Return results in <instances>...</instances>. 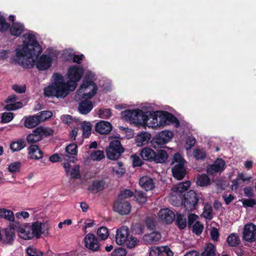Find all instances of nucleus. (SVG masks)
Returning <instances> with one entry per match:
<instances>
[{
  "mask_svg": "<svg viewBox=\"0 0 256 256\" xmlns=\"http://www.w3.org/2000/svg\"><path fill=\"white\" fill-rule=\"evenodd\" d=\"M194 158L196 160H204L206 156V151L203 148H196L193 152Z\"/></svg>",
  "mask_w": 256,
  "mask_h": 256,
  "instance_id": "obj_41",
  "label": "nucleus"
},
{
  "mask_svg": "<svg viewBox=\"0 0 256 256\" xmlns=\"http://www.w3.org/2000/svg\"><path fill=\"white\" fill-rule=\"evenodd\" d=\"M14 118V114L11 112H4L1 116L2 123H8L10 122Z\"/></svg>",
  "mask_w": 256,
  "mask_h": 256,
  "instance_id": "obj_56",
  "label": "nucleus"
},
{
  "mask_svg": "<svg viewBox=\"0 0 256 256\" xmlns=\"http://www.w3.org/2000/svg\"><path fill=\"white\" fill-rule=\"evenodd\" d=\"M192 232L197 236L200 235L203 231L204 225L199 221H196L192 226Z\"/></svg>",
  "mask_w": 256,
  "mask_h": 256,
  "instance_id": "obj_46",
  "label": "nucleus"
},
{
  "mask_svg": "<svg viewBox=\"0 0 256 256\" xmlns=\"http://www.w3.org/2000/svg\"><path fill=\"white\" fill-rule=\"evenodd\" d=\"M84 242L85 246L88 250L93 252H97L100 250V243L94 234L89 233L86 234L84 238Z\"/></svg>",
  "mask_w": 256,
  "mask_h": 256,
  "instance_id": "obj_10",
  "label": "nucleus"
},
{
  "mask_svg": "<svg viewBox=\"0 0 256 256\" xmlns=\"http://www.w3.org/2000/svg\"><path fill=\"white\" fill-rule=\"evenodd\" d=\"M26 254L28 256L30 255H43L42 252L38 250L33 246H29L27 248Z\"/></svg>",
  "mask_w": 256,
  "mask_h": 256,
  "instance_id": "obj_60",
  "label": "nucleus"
},
{
  "mask_svg": "<svg viewBox=\"0 0 256 256\" xmlns=\"http://www.w3.org/2000/svg\"><path fill=\"white\" fill-rule=\"evenodd\" d=\"M256 226L250 223L244 226L243 232L244 238L247 242H252L256 240Z\"/></svg>",
  "mask_w": 256,
  "mask_h": 256,
  "instance_id": "obj_13",
  "label": "nucleus"
},
{
  "mask_svg": "<svg viewBox=\"0 0 256 256\" xmlns=\"http://www.w3.org/2000/svg\"><path fill=\"white\" fill-rule=\"evenodd\" d=\"M90 86L92 87V90L88 92L84 93L82 96V99H90L96 95L98 90L96 84L89 78H84L80 86V88L86 89Z\"/></svg>",
  "mask_w": 256,
  "mask_h": 256,
  "instance_id": "obj_8",
  "label": "nucleus"
},
{
  "mask_svg": "<svg viewBox=\"0 0 256 256\" xmlns=\"http://www.w3.org/2000/svg\"><path fill=\"white\" fill-rule=\"evenodd\" d=\"M37 116L40 119V122L45 121L52 116V112L49 110H44L40 112Z\"/></svg>",
  "mask_w": 256,
  "mask_h": 256,
  "instance_id": "obj_48",
  "label": "nucleus"
},
{
  "mask_svg": "<svg viewBox=\"0 0 256 256\" xmlns=\"http://www.w3.org/2000/svg\"><path fill=\"white\" fill-rule=\"evenodd\" d=\"M124 151V150L119 140H112L110 143L109 147L106 150L107 158L111 160H118Z\"/></svg>",
  "mask_w": 256,
  "mask_h": 256,
  "instance_id": "obj_6",
  "label": "nucleus"
},
{
  "mask_svg": "<svg viewBox=\"0 0 256 256\" xmlns=\"http://www.w3.org/2000/svg\"><path fill=\"white\" fill-rule=\"evenodd\" d=\"M132 158L134 167L140 166L144 164L142 160L136 154L132 155Z\"/></svg>",
  "mask_w": 256,
  "mask_h": 256,
  "instance_id": "obj_61",
  "label": "nucleus"
},
{
  "mask_svg": "<svg viewBox=\"0 0 256 256\" xmlns=\"http://www.w3.org/2000/svg\"><path fill=\"white\" fill-rule=\"evenodd\" d=\"M134 196V192L130 190L126 189L122 191L120 194H118V198L120 200H126V198H131Z\"/></svg>",
  "mask_w": 256,
  "mask_h": 256,
  "instance_id": "obj_54",
  "label": "nucleus"
},
{
  "mask_svg": "<svg viewBox=\"0 0 256 256\" xmlns=\"http://www.w3.org/2000/svg\"><path fill=\"white\" fill-rule=\"evenodd\" d=\"M80 166L78 164H76L72 170L70 172L71 179H78L80 178Z\"/></svg>",
  "mask_w": 256,
  "mask_h": 256,
  "instance_id": "obj_49",
  "label": "nucleus"
},
{
  "mask_svg": "<svg viewBox=\"0 0 256 256\" xmlns=\"http://www.w3.org/2000/svg\"><path fill=\"white\" fill-rule=\"evenodd\" d=\"M173 176L179 180L183 179L186 174L184 165H175L172 170Z\"/></svg>",
  "mask_w": 256,
  "mask_h": 256,
  "instance_id": "obj_23",
  "label": "nucleus"
},
{
  "mask_svg": "<svg viewBox=\"0 0 256 256\" xmlns=\"http://www.w3.org/2000/svg\"><path fill=\"white\" fill-rule=\"evenodd\" d=\"M32 238L35 237L36 239L40 238L42 234V224L38 221L34 222L30 226Z\"/></svg>",
  "mask_w": 256,
  "mask_h": 256,
  "instance_id": "obj_29",
  "label": "nucleus"
},
{
  "mask_svg": "<svg viewBox=\"0 0 256 256\" xmlns=\"http://www.w3.org/2000/svg\"><path fill=\"white\" fill-rule=\"evenodd\" d=\"M100 116L102 118H108L112 116L111 110L109 108L100 109L99 110Z\"/></svg>",
  "mask_w": 256,
  "mask_h": 256,
  "instance_id": "obj_59",
  "label": "nucleus"
},
{
  "mask_svg": "<svg viewBox=\"0 0 256 256\" xmlns=\"http://www.w3.org/2000/svg\"><path fill=\"white\" fill-rule=\"evenodd\" d=\"M156 151L152 148L146 147L143 148L140 153V156L145 160L152 162L155 156Z\"/></svg>",
  "mask_w": 256,
  "mask_h": 256,
  "instance_id": "obj_25",
  "label": "nucleus"
},
{
  "mask_svg": "<svg viewBox=\"0 0 256 256\" xmlns=\"http://www.w3.org/2000/svg\"><path fill=\"white\" fill-rule=\"evenodd\" d=\"M114 210L121 215L128 214L131 210V205L128 201L118 198L114 204Z\"/></svg>",
  "mask_w": 256,
  "mask_h": 256,
  "instance_id": "obj_9",
  "label": "nucleus"
},
{
  "mask_svg": "<svg viewBox=\"0 0 256 256\" xmlns=\"http://www.w3.org/2000/svg\"><path fill=\"white\" fill-rule=\"evenodd\" d=\"M198 202V196L194 190H190L186 192L182 199V204L185 208L186 210L188 211L196 209Z\"/></svg>",
  "mask_w": 256,
  "mask_h": 256,
  "instance_id": "obj_7",
  "label": "nucleus"
},
{
  "mask_svg": "<svg viewBox=\"0 0 256 256\" xmlns=\"http://www.w3.org/2000/svg\"><path fill=\"white\" fill-rule=\"evenodd\" d=\"M190 186V181H186L184 182L181 183L174 187L172 190L174 192L177 193L182 194L183 192L188 190Z\"/></svg>",
  "mask_w": 256,
  "mask_h": 256,
  "instance_id": "obj_35",
  "label": "nucleus"
},
{
  "mask_svg": "<svg viewBox=\"0 0 256 256\" xmlns=\"http://www.w3.org/2000/svg\"><path fill=\"white\" fill-rule=\"evenodd\" d=\"M40 119L36 116H30L25 118L24 126L28 128H32L37 126L39 124Z\"/></svg>",
  "mask_w": 256,
  "mask_h": 256,
  "instance_id": "obj_28",
  "label": "nucleus"
},
{
  "mask_svg": "<svg viewBox=\"0 0 256 256\" xmlns=\"http://www.w3.org/2000/svg\"><path fill=\"white\" fill-rule=\"evenodd\" d=\"M225 166V162L221 159H217L213 164L210 165L206 170L207 173L213 175L222 170Z\"/></svg>",
  "mask_w": 256,
  "mask_h": 256,
  "instance_id": "obj_15",
  "label": "nucleus"
},
{
  "mask_svg": "<svg viewBox=\"0 0 256 256\" xmlns=\"http://www.w3.org/2000/svg\"><path fill=\"white\" fill-rule=\"evenodd\" d=\"M227 242L230 246H236L240 244V240L238 236L235 234H232L227 238Z\"/></svg>",
  "mask_w": 256,
  "mask_h": 256,
  "instance_id": "obj_39",
  "label": "nucleus"
},
{
  "mask_svg": "<svg viewBox=\"0 0 256 256\" xmlns=\"http://www.w3.org/2000/svg\"><path fill=\"white\" fill-rule=\"evenodd\" d=\"M129 230L128 227L122 226L116 230V242L118 245H122L128 238Z\"/></svg>",
  "mask_w": 256,
  "mask_h": 256,
  "instance_id": "obj_14",
  "label": "nucleus"
},
{
  "mask_svg": "<svg viewBox=\"0 0 256 256\" xmlns=\"http://www.w3.org/2000/svg\"><path fill=\"white\" fill-rule=\"evenodd\" d=\"M106 186V182L104 180H96L92 182L89 186L88 190L91 193L96 194L103 190Z\"/></svg>",
  "mask_w": 256,
  "mask_h": 256,
  "instance_id": "obj_17",
  "label": "nucleus"
},
{
  "mask_svg": "<svg viewBox=\"0 0 256 256\" xmlns=\"http://www.w3.org/2000/svg\"><path fill=\"white\" fill-rule=\"evenodd\" d=\"M139 184L146 191L152 190L154 188L153 180L148 176H144L140 178Z\"/></svg>",
  "mask_w": 256,
  "mask_h": 256,
  "instance_id": "obj_21",
  "label": "nucleus"
},
{
  "mask_svg": "<svg viewBox=\"0 0 256 256\" xmlns=\"http://www.w3.org/2000/svg\"><path fill=\"white\" fill-rule=\"evenodd\" d=\"M158 216L160 220L166 224H172L176 218L174 213L167 208L160 210Z\"/></svg>",
  "mask_w": 256,
  "mask_h": 256,
  "instance_id": "obj_12",
  "label": "nucleus"
},
{
  "mask_svg": "<svg viewBox=\"0 0 256 256\" xmlns=\"http://www.w3.org/2000/svg\"><path fill=\"white\" fill-rule=\"evenodd\" d=\"M82 136L84 138H88L92 133V126L89 122H84L82 124Z\"/></svg>",
  "mask_w": 256,
  "mask_h": 256,
  "instance_id": "obj_37",
  "label": "nucleus"
},
{
  "mask_svg": "<svg viewBox=\"0 0 256 256\" xmlns=\"http://www.w3.org/2000/svg\"><path fill=\"white\" fill-rule=\"evenodd\" d=\"M161 238V234L160 232H153L150 234H145L143 236V240L148 244H153L156 243L160 240Z\"/></svg>",
  "mask_w": 256,
  "mask_h": 256,
  "instance_id": "obj_24",
  "label": "nucleus"
},
{
  "mask_svg": "<svg viewBox=\"0 0 256 256\" xmlns=\"http://www.w3.org/2000/svg\"><path fill=\"white\" fill-rule=\"evenodd\" d=\"M138 242L137 238L132 236L128 237L124 244L128 248L131 249L134 248Z\"/></svg>",
  "mask_w": 256,
  "mask_h": 256,
  "instance_id": "obj_47",
  "label": "nucleus"
},
{
  "mask_svg": "<svg viewBox=\"0 0 256 256\" xmlns=\"http://www.w3.org/2000/svg\"><path fill=\"white\" fill-rule=\"evenodd\" d=\"M26 146V142L24 139L20 138L17 141L12 142L10 144V149L13 152H18L23 148Z\"/></svg>",
  "mask_w": 256,
  "mask_h": 256,
  "instance_id": "obj_31",
  "label": "nucleus"
},
{
  "mask_svg": "<svg viewBox=\"0 0 256 256\" xmlns=\"http://www.w3.org/2000/svg\"><path fill=\"white\" fill-rule=\"evenodd\" d=\"M212 210L210 206L208 208L205 207L203 212L204 216L208 220H211L212 218Z\"/></svg>",
  "mask_w": 256,
  "mask_h": 256,
  "instance_id": "obj_64",
  "label": "nucleus"
},
{
  "mask_svg": "<svg viewBox=\"0 0 256 256\" xmlns=\"http://www.w3.org/2000/svg\"><path fill=\"white\" fill-rule=\"evenodd\" d=\"M22 164L20 162H14L10 164L8 167V171L10 173L18 172H20Z\"/></svg>",
  "mask_w": 256,
  "mask_h": 256,
  "instance_id": "obj_40",
  "label": "nucleus"
},
{
  "mask_svg": "<svg viewBox=\"0 0 256 256\" xmlns=\"http://www.w3.org/2000/svg\"><path fill=\"white\" fill-rule=\"evenodd\" d=\"M163 250L162 248L153 246L151 248L150 252V256H162Z\"/></svg>",
  "mask_w": 256,
  "mask_h": 256,
  "instance_id": "obj_57",
  "label": "nucleus"
},
{
  "mask_svg": "<svg viewBox=\"0 0 256 256\" xmlns=\"http://www.w3.org/2000/svg\"><path fill=\"white\" fill-rule=\"evenodd\" d=\"M172 163H176V165H184L186 160L180 153L176 152L174 156Z\"/></svg>",
  "mask_w": 256,
  "mask_h": 256,
  "instance_id": "obj_52",
  "label": "nucleus"
},
{
  "mask_svg": "<svg viewBox=\"0 0 256 256\" xmlns=\"http://www.w3.org/2000/svg\"><path fill=\"white\" fill-rule=\"evenodd\" d=\"M71 85L68 82L51 84L44 88V94L46 96H54L57 98H64L68 96L72 90Z\"/></svg>",
  "mask_w": 256,
  "mask_h": 256,
  "instance_id": "obj_3",
  "label": "nucleus"
},
{
  "mask_svg": "<svg viewBox=\"0 0 256 256\" xmlns=\"http://www.w3.org/2000/svg\"><path fill=\"white\" fill-rule=\"evenodd\" d=\"M95 130L100 134H106L111 132L112 126L110 122L102 120L96 124Z\"/></svg>",
  "mask_w": 256,
  "mask_h": 256,
  "instance_id": "obj_18",
  "label": "nucleus"
},
{
  "mask_svg": "<svg viewBox=\"0 0 256 256\" xmlns=\"http://www.w3.org/2000/svg\"><path fill=\"white\" fill-rule=\"evenodd\" d=\"M78 146L76 144H70L66 146V152L72 155H77Z\"/></svg>",
  "mask_w": 256,
  "mask_h": 256,
  "instance_id": "obj_55",
  "label": "nucleus"
},
{
  "mask_svg": "<svg viewBox=\"0 0 256 256\" xmlns=\"http://www.w3.org/2000/svg\"><path fill=\"white\" fill-rule=\"evenodd\" d=\"M8 29L11 36L18 37L24 32V26L22 23L19 22H14L11 26H10Z\"/></svg>",
  "mask_w": 256,
  "mask_h": 256,
  "instance_id": "obj_19",
  "label": "nucleus"
},
{
  "mask_svg": "<svg viewBox=\"0 0 256 256\" xmlns=\"http://www.w3.org/2000/svg\"><path fill=\"white\" fill-rule=\"evenodd\" d=\"M84 72L83 68L77 66H70L68 70V82L71 86L72 90H75L77 82L82 78Z\"/></svg>",
  "mask_w": 256,
  "mask_h": 256,
  "instance_id": "obj_5",
  "label": "nucleus"
},
{
  "mask_svg": "<svg viewBox=\"0 0 256 256\" xmlns=\"http://www.w3.org/2000/svg\"><path fill=\"white\" fill-rule=\"evenodd\" d=\"M202 256H216V247L212 243H208L202 253Z\"/></svg>",
  "mask_w": 256,
  "mask_h": 256,
  "instance_id": "obj_36",
  "label": "nucleus"
},
{
  "mask_svg": "<svg viewBox=\"0 0 256 256\" xmlns=\"http://www.w3.org/2000/svg\"><path fill=\"white\" fill-rule=\"evenodd\" d=\"M18 236L24 240H30L32 238L30 226H23L16 227Z\"/></svg>",
  "mask_w": 256,
  "mask_h": 256,
  "instance_id": "obj_22",
  "label": "nucleus"
},
{
  "mask_svg": "<svg viewBox=\"0 0 256 256\" xmlns=\"http://www.w3.org/2000/svg\"><path fill=\"white\" fill-rule=\"evenodd\" d=\"M22 103L21 102H18L6 105L4 109L8 110H14L22 108Z\"/></svg>",
  "mask_w": 256,
  "mask_h": 256,
  "instance_id": "obj_53",
  "label": "nucleus"
},
{
  "mask_svg": "<svg viewBox=\"0 0 256 256\" xmlns=\"http://www.w3.org/2000/svg\"><path fill=\"white\" fill-rule=\"evenodd\" d=\"M198 218V216L194 214H190L188 216V228H191Z\"/></svg>",
  "mask_w": 256,
  "mask_h": 256,
  "instance_id": "obj_63",
  "label": "nucleus"
},
{
  "mask_svg": "<svg viewBox=\"0 0 256 256\" xmlns=\"http://www.w3.org/2000/svg\"><path fill=\"white\" fill-rule=\"evenodd\" d=\"M37 128L32 132L29 134L26 137V140L29 144H32L38 142L42 140L40 134L36 132Z\"/></svg>",
  "mask_w": 256,
  "mask_h": 256,
  "instance_id": "obj_32",
  "label": "nucleus"
},
{
  "mask_svg": "<svg viewBox=\"0 0 256 256\" xmlns=\"http://www.w3.org/2000/svg\"><path fill=\"white\" fill-rule=\"evenodd\" d=\"M173 136V133L169 130L162 131L152 138V144L161 146L169 142Z\"/></svg>",
  "mask_w": 256,
  "mask_h": 256,
  "instance_id": "obj_11",
  "label": "nucleus"
},
{
  "mask_svg": "<svg viewBox=\"0 0 256 256\" xmlns=\"http://www.w3.org/2000/svg\"><path fill=\"white\" fill-rule=\"evenodd\" d=\"M61 120L66 125L70 126L74 122H76V120L69 114H64L61 116Z\"/></svg>",
  "mask_w": 256,
  "mask_h": 256,
  "instance_id": "obj_51",
  "label": "nucleus"
},
{
  "mask_svg": "<svg viewBox=\"0 0 256 256\" xmlns=\"http://www.w3.org/2000/svg\"><path fill=\"white\" fill-rule=\"evenodd\" d=\"M126 250L121 248H116L112 253V256H126Z\"/></svg>",
  "mask_w": 256,
  "mask_h": 256,
  "instance_id": "obj_62",
  "label": "nucleus"
},
{
  "mask_svg": "<svg viewBox=\"0 0 256 256\" xmlns=\"http://www.w3.org/2000/svg\"><path fill=\"white\" fill-rule=\"evenodd\" d=\"M79 103L78 106V112L82 114H88L93 108L94 105L88 99H84Z\"/></svg>",
  "mask_w": 256,
  "mask_h": 256,
  "instance_id": "obj_20",
  "label": "nucleus"
},
{
  "mask_svg": "<svg viewBox=\"0 0 256 256\" xmlns=\"http://www.w3.org/2000/svg\"><path fill=\"white\" fill-rule=\"evenodd\" d=\"M26 36L27 40L23 42L22 48L19 46L16 50L15 60L24 68H32L36 64L38 70H48L52 66V58L44 54L38 58L42 52V48L34 34H28L24 36Z\"/></svg>",
  "mask_w": 256,
  "mask_h": 256,
  "instance_id": "obj_1",
  "label": "nucleus"
},
{
  "mask_svg": "<svg viewBox=\"0 0 256 256\" xmlns=\"http://www.w3.org/2000/svg\"><path fill=\"white\" fill-rule=\"evenodd\" d=\"M156 117L152 118V122L151 127H164L166 125L175 124L176 126L180 125V122L178 119L172 114L166 112L162 111L160 114L158 116L156 114Z\"/></svg>",
  "mask_w": 256,
  "mask_h": 256,
  "instance_id": "obj_4",
  "label": "nucleus"
},
{
  "mask_svg": "<svg viewBox=\"0 0 256 256\" xmlns=\"http://www.w3.org/2000/svg\"><path fill=\"white\" fill-rule=\"evenodd\" d=\"M168 152L164 150H158L156 152L155 156L153 158L154 161L156 164H162L166 162L168 158Z\"/></svg>",
  "mask_w": 256,
  "mask_h": 256,
  "instance_id": "obj_27",
  "label": "nucleus"
},
{
  "mask_svg": "<svg viewBox=\"0 0 256 256\" xmlns=\"http://www.w3.org/2000/svg\"><path fill=\"white\" fill-rule=\"evenodd\" d=\"M16 229V226H14V224H10L9 228L4 229L3 242L6 244H12L15 238L14 230Z\"/></svg>",
  "mask_w": 256,
  "mask_h": 256,
  "instance_id": "obj_16",
  "label": "nucleus"
},
{
  "mask_svg": "<svg viewBox=\"0 0 256 256\" xmlns=\"http://www.w3.org/2000/svg\"><path fill=\"white\" fill-rule=\"evenodd\" d=\"M28 154L32 159L38 160L43 156L42 151L36 144L31 145L28 148Z\"/></svg>",
  "mask_w": 256,
  "mask_h": 256,
  "instance_id": "obj_26",
  "label": "nucleus"
},
{
  "mask_svg": "<svg viewBox=\"0 0 256 256\" xmlns=\"http://www.w3.org/2000/svg\"><path fill=\"white\" fill-rule=\"evenodd\" d=\"M97 234L101 240H106L109 235L108 228L105 226L100 227L97 230Z\"/></svg>",
  "mask_w": 256,
  "mask_h": 256,
  "instance_id": "obj_45",
  "label": "nucleus"
},
{
  "mask_svg": "<svg viewBox=\"0 0 256 256\" xmlns=\"http://www.w3.org/2000/svg\"><path fill=\"white\" fill-rule=\"evenodd\" d=\"M0 218H4L11 222L14 220L13 212L6 208H0Z\"/></svg>",
  "mask_w": 256,
  "mask_h": 256,
  "instance_id": "obj_34",
  "label": "nucleus"
},
{
  "mask_svg": "<svg viewBox=\"0 0 256 256\" xmlns=\"http://www.w3.org/2000/svg\"><path fill=\"white\" fill-rule=\"evenodd\" d=\"M10 28V24L6 22L5 18L0 14V32H6Z\"/></svg>",
  "mask_w": 256,
  "mask_h": 256,
  "instance_id": "obj_50",
  "label": "nucleus"
},
{
  "mask_svg": "<svg viewBox=\"0 0 256 256\" xmlns=\"http://www.w3.org/2000/svg\"><path fill=\"white\" fill-rule=\"evenodd\" d=\"M36 132L40 134L42 138L44 136H52L54 134V130L49 128H44L42 126H38L37 127Z\"/></svg>",
  "mask_w": 256,
  "mask_h": 256,
  "instance_id": "obj_42",
  "label": "nucleus"
},
{
  "mask_svg": "<svg viewBox=\"0 0 256 256\" xmlns=\"http://www.w3.org/2000/svg\"><path fill=\"white\" fill-rule=\"evenodd\" d=\"M90 157L93 160L100 161L104 158V154L102 150H96L90 153Z\"/></svg>",
  "mask_w": 256,
  "mask_h": 256,
  "instance_id": "obj_44",
  "label": "nucleus"
},
{
  "mask_svg": "<svg viewBox=\"0 0 256 256\" xmlns=\"http://www.w3.org/2000/svg\"><path fill=\"white\" fill-rule=\"evenodd\" d=\"M176 222L178 228L180 230L184 229L187 224L186 219L184 218V215L180 213H176Z\"/></svg>",
  "mask_w": 256,
  "mask_h": 256,
  "instance_id": "obj_33",
  "label": "nucleus"
},
{
  "mask_svg": "<svg viewBox=\"0 0 256 256\" xmlns=\"http://www.w3.org/2000/svg\"><path fill=\"white\" fill-rule=\"evenodd\" d=\"M150 138V134L146 132L138 134L136 138V142L138 146H141L148 143Z\"/></svg>",
  "mask_w": 256,
  "mask_h": 256,
  "instance_id": "obj_30",
  "label": "nucleus"
},
{
  "mask_svg": "<svg viewBox=\"0 0 256 256\" xmlns=\"http://www.w3.org/2000/svg\"><path fill=\"white\" fill-rule=\"evenodd\" d=\"M210 179L206 174L199 175L196 180V184L200 186H204L210 184Z\"/></svg>",
  "mask_w": 256,
  "mask_h": 256,
  "instance_id": "obj_38",
  "label": "nucleus"
},
{
  "mask_svg": "<svg viewBox=\"0 0 256 256\" xmlns=\"http://www.w3.org/2000/svg\"><path fill=\"white\" fill-rule=\"evenodd\" d=\"M146 224L147 228L151 230H154L156 226V220L152 218H148L146 220Z\"/></svg>",
  "mask_w": 256,
  "mask_h": 256,
  "instance_id": "obj_58",
  "label": "nucleus"
},
{
  "mask_svg": "<svg viewBox=\"0 0 256 256\" xmlns=\"http://www.w3.org/2000/svg\"><path fill=\"white\" fill-rule=\"evenodd\" d=\"M123 118L136 126H146L151 127L152 118L156 117L154 112L147 111L144 112L141 110H126L122 112Z\"/></svg>",
  "mask_w": 256,
  "mask_h": 256,
  "instance_id": "obj_2",
  "label": "nucleus"
},
{
  "mask_svg": "<svg viewBox=\"0 0 256 256\" xmlns=\"http://www.w3.org/2000/svg\"><path fill=\"white\" fill-rule=\"evenodd\" d=\"M136 200L138 203L144 204L147 200V197L145 194L142 191L136 190L134 193V196Z\"/></svg>",
  "mask_w": 256,
  "mask_h": 256,
  "instance_id": "obj_43",
  "label": "nucleus"
}]
</instances>
